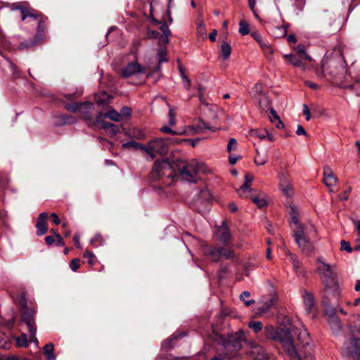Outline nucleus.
Here are the masks:
<instances>
[{
	"instance_id": "1",
	"label": "nucleus",
	"mask_w": 360,
	"mask_h": 360,
	"mask_svg": "<svg viewBox=\"0 0 360 360\" xmlns=\"http://www.w3.org/2000/svg\"><path fill=\"white\" fill-rule=\"evenodd\" d=\"M265 337L279 342L292 360H314V346L307 329L299 323L297 326L275 328L267 325Z\"/></svg>"
},
{
	"instance_id": "10",
	"label": "nucleus",
	"mask_w": 360,
	"mask_h": 360,
	"mask_svg": "<svg viewBox=\"0 0 360 360\" xmlns=\"http://www.w3.org/2000/svg\"><path fill=\"white\" fill-rule=\"evenodd\" d=\"M278 186L282 194L287 198L294 195V189L291 183L290 174L288 172H281L278 174Z\"/></svg>"
},
{
	"instance_id": "23",
	"label": "nucleus",
	"mask_w": 360,
	"mask_h": 360,
	"mask_svg": "<svg viewBox=\"0 0 360 360\" xmlns=\"http://www.w3.org/2000/svg\"><path fill=\"white\" fill-rule=\"evenodd\" d=\"M94 107V103L91 102L86 103H68L65 105V108L71 112H77L82 110V108H86L88 110H91Z\"/></svg>"
},
{
	"instance_id": "24",
	"label": "nucleus",
	"mask_w": 360,
	"mask_h": 360,
	"mask_svg": "<svg viewBox=\"0 0 360 360\" xmlns=\"http://www.w3.org/2000/svg\"><path fill=\"white\" fill-rule=\"evenodd\" d=\"M54 118V124L57 126L71 124L76 122V119L73 116L65 114L56 115Z\"/></svg>"
},
{
	"instance_id": "43",
	"label": "nucleus",
	"mask_w": 360,
	"mask_h": 360,
	"mask_svg": "<svg viewBox=\"0 0 360 360\" xmlns=\"http://www.w3.org/2000/svg\"><path fill=\"white\" fill-rule=\"evenodd\" d=\"M212 198V195L207 189H202L200 191L198 200L210 201Z\"/></svg>"
},
{
	"instance_id": "42",
	"label": "nucleus",
	"mask_w": 360,
	"mask_h": 360,
	"mask_svg": "<svg viewBox=\"0 0 360 360\" xmlns=\"http://www.w3.org/2000/svg\"><path fill=\"white\" fill-rule=\"evenodd\" d=\"M221 53L225 59H228L231 53V48L227 43H224L221 46Z\"/></svg>"
},
{
	"instance_id": "63",
	"label": "nucleus",
	"mask_w": 360,
	"mask_h": 360,
	"mask_svg": "<svg viewBox=\"0 0 360 360\" xmlns=\"http://www.w3.org/2000/svg\"><path fill=\"white\" fill-rule=\"evenodd\" d=\"M120 114H121V117H129L131 114V109L129 107H123Z\"/></svg>"
},
{
	"instance_id": "2",
	"label": "nucleus",
	"mask_w": 360,
	"mask_h": 360,
	"mask_svg": "<svg viewBox=\"0 0 360 360\" xmlns=\"http://www.w3.org/2000/svg\"><path fill=\"white\" fill-rule=\"evenodd\" d=\"M246 333L238 330L234 333L227 334L226 337L216 335L214 338L219 347L217 356L211 360H233L239 356L238 352L243 347V343L246 340Z\"/></svg>"
},
{
	"instance_id": "16",
	"label": "nucleus",
	"mask_w": 360,
	"mask_h": 360,
	"mask_svg": "<svg viewBox=\"0 0 360 360\" xmlns=\"http://www.w3.org/2000/svg\"><path fill=\"white\" fill-rule=\"evenodd\" d=\"M338 182V178L335 176L333 170L326 166L323 168V183L328 188L330 191H334V187Z\"/></svg>"
},
{
	"instance_id": "46",
	"label": "nucleus",
	"mask_w": 360,
	"mask_h": 360,
	"mask_svg": "<svg viewBox=\"0 0 360 360\" xmlns=\"http://www.w3.org/2000/svg\"><path fill=\"white\" fill-rule=\"evenodd\" d=\"M250 134L252 136L259 138L260 140L266 139V129L262 131L259 129H252L250 131Z\"/></svg>"
},
{
	"instance_id": "17",
	"label": "nucleus",
	"mask_w": 360,
	"mask_h": 360,
	"mask_svg": "<svg viewBox=\"0 0 360 360\" xmlns=\"http://www.w3.org/2000/svg\"><path fill=\"white\" fill-rule=\"evenodd\" d=\"M326 314L328 317V321L333 333L338 334L342 329L340 319L335 315V311L333 309L326 310Z\"/></svg>"
},
{
	"instance_id": "30",
	"label": "nucleus",
	"mask_w": 360,
	"mask_h": 360,
	"mask_svg": "<svg viewBox=\"0 0 360 360\" xmlns=\"http://www.w3.org/2000/svg\"><path fill=\"white\" fill-rule=\"evenodd\" d=\"M148 181L153 187L156 188V184L158 181V160H156L153 163V169L149 175Z\"/></svg>"
},
{
	"instance_id": "34",
	"label": "nucleus",
	"mask_w": 360,
	"mask_h": 360,
	"mask_svg": "<svg viewBox=\"0 0 360 360\" xmlns=\"http://www.w3.org/2000/svg\"><path fill=\"white\" fill-rule=\"evenodd\" d=\"M102 117H108L115 122H119L121 119V114H120L117 110L111 109L106 113L103 114Z\"/></svg>"
},
{
	"instance_id": "20",
	"label": "nucleus",
	"mask_w": 360,
	"mask_h": 360,
	"mask_svg": "<svg viewBox=\"0 0 360 360\" xmlns=\"http://www.w3.org/2000/svg\"><path fill=\"white\" fill-rule=\"evenodd\" d=\"M203 253L213 262H218L221 258L222 250H220V248L205 245L203 248Z\"/></svg>"
},
{
	"instance_id": "8",
	"label": "nucleus",
	"mask_w": 360,
	"mask_h": 360,
	"mask_svg": "<svg viewBox=\"0 0 360 360\" xmlns=\"http://www.w3.org/2000/svg\"><path fill=\"white\" fill-rule=\"evenodd\" d=\"M36 311L34 309H25L22 311L21 320L25 322L28 327L30 342L38 343L36 338L37 326L34 320Z\"/></svg>"
},
{
	"instance_id": "4",
	"label": "nucleus",
	"mask_w": 360,
	"mask_h": 360,
	"mask_svg": "<svg viewBox=\"0 0 360 360\" xmlns=\"http://www.w3.org/2000/svg\"><path fill=\"white\" fill-rule=\"evenodd\" d=\"M173 0H167V10L166 16H163V22H161L160 30H161L162 35L159 36V63L163 62H167L168 59L166 57L167 53V44L169 42V37L171 36V32L169 29V24L173 23V19L171 16V8L173 7ZM159 24L160 22L159 21Z\"/></svg>"
},
{
	"instance_id": "37",
	"label": "nucleus",
	"mask_w": 360,
	"mask_h": 360,
	"mask_svg": "<svg viewBox=\"0 0 360 360\" xmlns=\"http://www.w3.org/2000/svg\"><path fill=\"white\" fill-rule=\"evenodd\" d=\"M168 106H169V112H168L169 125L170 127H174L176 124V110L173 107L170 106L169 104H168Z\"/></svg>"
},
{
	"instance_id": "21",
	"label": "nucleus",
	"mask_w": 360,
	"mask_h": 360,
	"mask_svg": "<svg viewBox=\"0 0 360 360\" xmlns=\"http://www.w3.org/2000/svg\"><path fill=\"white\" fill-rule=\"evenodd\" d=\"M142 72H143L142 67L137 63L133 62L129 63L127 67L122 70V75L123 77L127 78Z\"/></svg>"
},
{
	"instance_id": "6",
	"label": "nucleus",
	"mask_w": 360,
	"mask_h": 360,
	"mask_svg": "<svg viewBox=\"0 0 360 360\" xmlns=\"http://www.w3.org/2000/svg\"><path fill=\"white\" fill-rule=\"evenodd\" d=\"M13 10H19L21 13V20H25L27 18H31L38 21V26L37 32L39 35H42L46 30V25L48 21V18L44 16L41 13L30 8H27L23 5L18 4L13 8Z\"/></svg>"
},
{
	"instance_id": "33",
	"label": "nucleus",
	"mask_w": 360,
	"mask_h": 360,
	"mask_svg": "<svg viewBox=\"0 0 360 360\" xmlns=\"http://www.w3.org/2000/svg\"><path fill=\"white\" fill-rule=\"evenodd\" d=\"M261 49H262L264 53L266 55L269 60H271L272 56L274 54V49L271 46V45L266 42L265 41L259 44Z\"/></svg>"
},
{
	"instance_id": "25",
	"label": "nucleus",
	"mask_w": 360,
	"mask_h": 360,
	"mask_svg": "<svg viewBox=\"0 0 360 360\" xmlns=\"http://www.w3.org/2000/svg\"><path fill=\"white\" fill-rule=\"evenodd\" d=\"M336 61L334 59L330 60H324L322 63V69L324 72L333 75L335 76L338 73L337 67H336Z\"/></svg>"
},
{
	"instance_id": "52",
	"label": "nucleus",
	"mask_w": 360,
	"mask_h": 360,
	"mask_svg": "<svg viewBox=\"0 0 360 360\" xmlns=\"http://www.w3.org/2000/svg\"><path fill=\"white\" fill-rule=\"evenodd\" d=\"M270 110L269 120L272 123H274V122H276V120L280 119V117L278 115L276 110L273 108L270 107V105L269 106V108L267 109H265L264 110Z\"/></svg>"
},
{
	"instance_id": "62",
	"label": "nucleus",
	"mask_w": 360,
	"mask_h": 360,
	"mask_svg": "<svg viewBox=\"0 0 360 360\" xmlns=\"http://www.w3.org/2000/svg\"><path fill=\"white\" fill-rule=\"evenodd\" d=\"M251 36L259 43V44H261L264 41L261 34L257 32H252Z\"/></svg>"
},
{
	"instance_id": "35",
	"label": "nucleus",
	"mask_w": 360,
	"mask_h": 360,
	"mask_svg": "<svg viewBox=\"0 0 360 360\" xmlns=\"http://www.w3.org/2000/svg\"><path fill=\"white\" fill-rule=\"evenodd\" d=\"M15 339L18 347H27L29 345L27 336L25 333H22L20 336L16 337Z\"/></svg>"
},
{
	"instance_id": "51",
	"label": "nucleus",
	"mask_w": 360,
	"mask_h": 360,
	"mask_svg": "<svg viewBox=\"0 0 360 360\" xmlns=\"http://www.w3.org/2000/svg\"><path fill=\"white\" fill-rule=\"evenodd\" d=\"M239 25H240L239 32L242 35H245L249 33V26H248V24L245 21H244V20L240 21L239 23Z\"/></svg>"
},
{
	"instance_id": "64",
	"label": "nucleus",
	"mask_w": 360,
	"mask_h": 360,
	"mask_svg": "<svg viewBox=\"0 0 360 360\" xmlns=\"http://www.w3.org/2000/svg\"><path fill=\"white\" fill-rule=\"evenodd\" d=\"M133 136L137 139H143L145 137L144 133L139 129L134 130Z\"/></svg>"
},
{
	"instance_id": "28",
	"label": "nucleus",
	"mask_w": 360,
	"mask_h": 360,
	"mask_svg": "<svg viewBox=\"0 0 360 360\" xmlns=\"http://www.w3.org/2000/svg\"><path fill=\"white\" fill-rule=\"evenodd\" d=\"M302 297L307 311L310 312L314 305V299L313 295L311 293L304 290L302 293Z\"/></svg>"
},
{
	"instance_id": "18",
	"label": "nucleus",
	"mask_w": 360,
	"mask_h": 360,
	"mask_svg": "<svg viewBox=\"0 0 360 360\" xmlns=\"http://www.w3.org/2000/svg\"><path fill=\"white\" fill-rule=\"evenodd\" d=\"M316 267L317 272L321 275V278L335 274L333 271L335 266L326 263L321 258L317 259Z\"/></svg>"
},
{
	"instance_id": "40",
	"label": "nucleus",
	"mask_w": 360,
	"mask_h": 360,
	"mask_svg": "<svg viewBox=\"0 0 360 360\" xmlns=\"http://www.w3.org/2000/svg\"><path fill=\"white\" fill-rule=\"evenodd\" d=\"M250 293L248 291L243 292L240 295V300L244 302L246 306H250L255 302L254 300L249 299Z\"/></svg>"
},
{
	"instance_id": "48",
	"label": "nucleus",
	"mask_w": 360,
	"mask_h": 360,
	"mask_svg": "<svg viewBox=\"0 0 360 360\" xmlns=\"http://www.w3.org/2000/svg\"><path fill=\"white\" fill-rule=\"evenodd\" d=\"M252 200L259 208L266 205V201L263 196H254L252 198Z\"/></svg>"
},
{
	"instance_id": "26",
	"label": "nucleus",
	"mask_w": 360,
	"mask_h": 360,
	"mask_svg": "<svg viewBox=\"0 0 360 360\" xmlns=\"http://www.w3.org/2000/svg\"><path fill=\"white\" fill-rule=\"evenodd\" d=\"M217 234L219 238L226 244H227L231 240V234L229 230L224 222H223L222 225L219 227Z\"/></svg>"
},
{
	"instance_id": "57",
	"label": "nucleus",
	"mask_w": 360,
	"mask_h": 360,
	"mask_svg": "<svg viewBox=\"0 0 360 360\" xmlns=\"http://www.w3.org/2000/svg\"><path fill=\"white\" fill-rule=\"evenodd\" d=\"M145 13V15L146 16H148V13L146 12V11H144ZM148 15L150 16V18H151V20L155 22V23H158V20H156L155 15H154V13H153V3L150 2L149 4V11H148Z\"/></svg>"
},
{
	"instance_id": "12",
	"label": "nucleus",
	"mask_w": 360,
	"mask_h": 360,
	"mask_svg": "<svg viewBox=\"0 0 360 360\" xmlns=\"http://www.w3.org/2000/svg\"><path fill=\"white\" fill-rule=\"evenodd\" d=\"M162 132L172 135L193 136L197 134L194 124L185 126L179 130H173L167 125H163L160 129Z\"/></svg>"
},
{
	"instance_id": "45",
	"label": "nucleus",
	"mask_w": 360,
	"mask_h": 360,
	"mask_svg": "<svg viewBox=\"0 0 360 360\" xmlns=\"http://www.w3.org/2000/svg\"><path fill=\"white\" fill-rule=\"evenodd\" d=\"M248 326L252 329L255 333H258L263 328V324L261 321H250Z\"/></svg>"
},
{
	"instance_id": "22",
	"label": "nucleus",
	"mask_w": 360,
	"mask_h": 360,
	"mask_svg": "<svg viewBox=\"0 0 360 360\" xmlns=\"http://www.w3.org/2000/svg\"><path fill=\"white\" fill-rule=\"evenodd\" d=\"M283 58L294 67L301 68L302 69H304L306 67L304 61L307 60L305 58L300 57V56L294 54H285Z\"/></svg>"
},
{
	"instance_id": "53",
	"label": "nucleus",
	"mask_w": 360,
	"mask_h": 360,
	"mask_svg": "<svg viewBox=\"0 0 360 360\" xmlns=\"http://www.w3.org/2000/svg\"><path fill=\"white\" fill-rule=\"evenodd\" d=\"M70 268L72 271H77L78 269L80 267V259L75 258L70 261Z\"/></svg>"
},
{
	"instance_id": "19",
	"label": "nucleus",
	"mask_w": 360,
	"mask_h": 360,
	"mask_svg": "<svg viewBox=\"0 0 360 360\" xmlns=\"http://www.w3.org/2000/svg\"><path fill=\"white\" fill-rule=\"evenodd\" d=\"M48 217L49 215L46 212H41L39 214L36 223L37 234L38 236H42L47 232L48 224L46 220Z\"/></svg>"
},
{
	"instance_id": "7",
	"label": "nucleus",
	"mask_w": 360,
	"mask_h": 360,
	"mask_svg": "<svg viewBox=\"0 0 360 360\" xmlns=\"http://www.w3.org/2000/svg\"><path fill=\"white\" fill-rule=\"evenodd\" d=\"M200 169L201 165L200 162L196 160H192L179 167V175L182 179L186 181L194 182Z\"/></svg>"
},
{
	"instance_id": "60",
	"label": "nucleus",
	"mask_w": 360,
	"mask_h": 360,
	"mask_svg": "<svg viewBox=\"0 0 360 360\" xmlns=\"http://www.w3.org/2000/svg\"><path fill=\"white\" fill-rule=\"evenodd\" d=\"M19 305L22 309V311L25 309H28L27 306V300L24 295H21L19 297Z\"/></svg>"
},
{
	"instance_id": "36",
	"label": "nucleus",
	"mask_w": 360,
	"mask_h": 360,
	"mask_svg": "<svg viewBox=\"0 0 360 360\" xmlns=\"http://www.w3.org/2000/svg\"><path fill=\"white\" fill-rule=\"evenodd\" d=\"M274 300L272 298H266L263 300L262 305L259 308V310L261 313H265L269 311V309L274 304Z\"/></svg>"
},
{
	"instance_id": "13",
	"label": "nucleus",
	"mask_w": 360,
	"mask_h": 360,
	"mask_svg": "<svg viewBox=\"0 0 360 360\" xmlns=\"http://www.w3.org/2000/svg\"><path fill=\"white\" fill-rule=\"evenodd\" d=\"M321 281L326 290L332 293L335 297H338L340 295V287L335 273L326 277H321Z\"/></svg>"
},
{
	"instance_id": "14",
	"label": "nucleus",
	"mask_w": 360,
	"mask_h": 360,
	"mask_svg": "<svg viewBox=\"0 0 360 360\" xmlns=\"http://www.w3.org/2000/svg\"><path fill=\"white\" fill-rule=\"evenodd\" d=\"M248 355L252 360H269V355L264 347L254 342H250Z\"/></svg>"
},
{
	"instance_id": "31",
	"label": "nucleus",
	"mask_w": 360,
	"mask_h": 360,
	"mask_svg": "<svg viewBox=\"0 0 360 360\" xmlns=\"http://www.w3.org/2000/svg\"><path fill=\"white\" fill-rule=\"evenodd\" d=\"M294 51L297 53L300 57L305 58L307 61H311V58L309 56L305 51V47L302 44H299L297 46L294 47Z\"/></svg>"
},
{
	"instance_id": "5",
	"label": "nucleus",
	"mask_w": 360,
	"mask_h": 360,
	"mask_svg": "<svg viewBox=\"0 0 360 360\" xmlns=\"http://www.w3.org/2000/svg\"><path fill=\"white\" fill-rule=\"evenodd\" d=\"M342 354L352 360H360V328L352 331L350 338L344 343Z\"/></svg>"
},
{
	"instance_id": "38",
	"label": "nucleus",
	"mask_w": 360,
	"mask_h": 360,
	"mask_svg": "<svg viewBox=\"0 0 360 360\" xmlns=\"http://www.w3.org/2000/svg\"><path fill=\"white\" fill-rule=\"evenodd\" d=\"M252 188L250 186L243 185L238 190V195L242 198H248L250 196Z\"/></svg>"
},
{
	"instance_id": "32",
	"label": "nucleus",
	"mask_w": 360,
	"mask_h": 360,
	"mask_svg": "<svg viewBox=\"0 0 360 360\" xmlns=\"http://www.w3.org/2000/svg\"><path fill=\"white\" fill-rule=\"evenodd\" d=\"M111 97L106 92H101L96 96V101L98 104L102 105L109 103L110 102Z\"/></svg>"
},
{
	"instance_id": "47",
	"label": "nucleus",
	"mask_w": 360,
	"mask_h": 360,
	"mask_svg": "<svg viewBox=\"0 0 360 360\" xmlns=\"http://www.w3.org/2000/svg\"><path fill=\"white\" fill-rule=\"evenodd\" d=\"M83 257L88 259V263L91 266L94 265L96 262V256L94 255L92 252H90L89 250L84 251V252L83 253Z\"/></svg>"
},
{
	"instance_id": "9",
	"label": "nucleus",
	"mask_w": 360,
	"mask_h": 360,
	"mask_svg": "<svg viewBox=\"0 0 360 360\" xmlns=\"http://www.w3.org/2000/svg\"><path fill=\"white\" fill-rule=\"evenodd\" d=\"M155 142H156L155 140L151 141L148 143V146H146L141 143L131 141H129L127 143H124L122 145V148H131L135 150H143L148 155L147 160L150 161L155 157L156 150H155V147L154 146Z\"/></svg>"
},
{
	"instance_id": "56",
	"label": "nucleus",
	"mask_w": 360,
	"mask_h": 360,
	"mask_svg": "<svg viewBox=\"0 0 360 360\" xmlns=\"http://www.w3.org/2000/svg\"><path fill=\"white\" fill-rule=\"evenodd\" d=\"M34 44H35V42L33 41H25L21 42L19 44L18 49L20 51H22L24 49H29V48L33 46Z\"/></svg>"
},
{
	"instance_id": "58",
	"label": "nucleus",
	"mask_w": 360,
	"mask_h": 360,
	"mask_svg": "<svg viewBox=\"0 0 360 360\" xmlns=\"http://www.w3.org/2000/svg\"><path fill=\"white\" fill-rule=\"evenodd\" d=\"M340 249L341 250H345L347 252H351L352 249L349 242L345 240H342L340 243Z\"/></svg>"
},
{
	"instance_id": "44",
	"label": "nucleus",
	"mask_w": 360,
	"mask_h": 360,
	"mask_svg": "<svg viewBox=\"0 0 360 360\" xmlns=\"http://www.w3.org/2000/svg\"><path fill=\"white\" fill-rule=\"evenodd\" d=\"M10 345L8 337L4 333H0V347L3 349H8Z\"/></svg>"
},
{
	"instance_id": "11",
	"label": "nucleus",
	"mask_w": 360,
	"mask_h": 360,
	"mask_svg": "<svg viewBox=\"0 0 360 360\" xmlns=\"http://www.w3.org/2000/svg\"><path fill=\"white\" fill-rule=\"evenodd\" d=\"M263 85L260 83L255 84L250 91L252 98L257 99L259 106L262 109H267L269 106V100L263 92Z\"/></svg>"
},
{
	"instance_id": "39",
	"label": "nucleus",
	"mask_w": 360,
	"mask_h": 360,
	"mask_svg": "<svg viewBox=\"0 0 360 360\" xmlns=\"http://www.w3.org/2000/svg\"><path fill=\"white\" fill-rule=\"evenodd\" d=\"M195 127V130L197 131V134H200L202 132V131L205 129H210L212 131H215V129L210 128L206 123H205L202 120H199L198 122L194 124Z\"/></svg>"
},
{
	"instance_id": "61",
	"label": "nucleus",
	"mask_w": 360,
	"mask_h": 360,
	"mask_svg": "<svg viewBox=\"0 0 360 360\" xmlns=\"http://www.w3.org/2000/svg\"><path fill=\"white\" fill-rule=\"evenodd\" d=\"M108 131L111 134L112 136L116 135L119 132V127L117 125L112 124L110 125V128Z\"/></svg>"
},
{
	"instance_id": "29",
	"label": "nucleus",
	"mask_w": 360,
	"mask_h": 360,
	"mask_svg": "<svg viewBox=\"0 0 360 360\" xmlns=\"http://www.w3.org/2000/svg\"><path fill=\"white\" fill-rule=\"evenodd\" d=\"M43 354L46 360L56 359V356L54 354V345L53 343H49L44 346Z\"/></svg>"
},
{
	"instance_id": "59",
	"label": "nucleus",
	"mask_w": 360,
	"mask_h": 360,
	"mask_svg": "<svg viewBox=\"0 0 360 360\" xmlns=\"http://www.w3.org/2000/svg\"><path fill=\"white\" fill-rule=\"evenodd\" d=\"M158 167H159V176L160 175V169H168L169 171H171L170 164L167 161H162V162H160V161L159 160Z\"/></svg>"
},
{
	"instance_id": "54",
	"label": "nucleus",
	"mask_w": 360,
	"mask_h": 360,
	"mask_svg": "<svg viewBox=\"0 0 360 360\" xmlns=\"http://www.w3.org/2000/svg\"><path fill=\"white\" fill-rule=\"evenodd\" d=\"M237 141L233 138L230 139L227 145L228 152L231 153V151L235 150L237 148Z\"/></svg>"
},
{
	"instance_id": "3",
	"label": "nucleus",
	"mask_w": 360,
	"mask_h": 360,
	"mask_svg": "<svg viewBox=\"0 0 360 360\" xmlns=\"http://www.w3.org/2000/svg\"><path fill=\"white\" fill-rule=\"evenodd\" d=\"M288 212L291 215L290 228L293 233L295 242L300 250L305 254H309L314 250V245L308 238L309 230L307 226L299 222L298 210L296 206L290 205Z\"/></svg>"
},
{
	"instance_id": "49",
	"label": "nucleus",
	"mask_w": 360,
	"mask_h": 360,
	"mask_svg": "<svg viewBox=\"0 0 360 360\" xmlns=\"http://www.w3.org/2000/svg\"><path fill=\"white\" fill-rule=\"evenodd\" d=\"M220 250H222L221 258L233 259L235 257L233 250L230 248H220Z\"/></svg>"
},
{
	"instance_id": "15",
	"label": "nucleus",
	"mask_w": 360,
	"mask_h": 360,
	"mask_svg": "<svg viewBox=\"0 0 360 360\" xmlns=\"http://www.w3.org/2000/svg\"><path fill=\"white\" fill-rule=\"evenodd\" d=\"M94 106L91 110H88L86 108H82V110L79 111L81 113V118L87 122V124L91 127H95L98 126V123L101 121V117L103 115L102 112L98 113V115L94 118L93 115L91 114V111L94 110Z\"/></svg>"
},
{
	"instance_id": "27",
	"label": "nucleus",
	"mask_w": 360,
	"mask_h": 360,
	"mask_svg": "<svg viewBox=\"0 0 360 360\" xmlns=\"http://www.w3.org/2000/svg\"><path fill=\"white\" fill-rule=\"evenodd\" d=\"M178 70L180 73L181 78L183 81L184 86L186 90H189L191 87V79L188 78V77L186 75V68L182 65L180 60H178Z\"/></svg>"
},
{
	"instance_id": "41",
	"label": "nucleus",
	"mask_w": 360,
	"mask_h": 360,
	"mask_svg": "<svg viewBox=\"0 0 360 360\" xmlns=\"http://www.w3.org/2000/svg\"><path fill=\"white\" fill-rule=\"evenodd\" d=\"M254 162L257 165H263L267 162V157L257 151Z\"/></svg>"
},
{
	"instance_id": "50",
	"label": "nucleus",
	"mask_w": 360,
	"mask_h": 360,
	"mask_svg": "<svg viewBox=\"0 0 360 360\" xmlns=\"http://www.w3.org/2000/svg\"><path fill=\"white\" fill-rule=\"evenodd\" d=\"M90 243L93 246L98 247L103 244V238L101 234L98 233L91 240Z\"/></svg>"
},
{
	"instance_id": "55",
	"label": "nucleus",
	"mask_w": 360,
	"mask_h": 360,
	"mask_svg": "<svg viewBox=\"0 0 360 360\" xmlns=\"http://www.w3.org/2000/svg\"><path fill=\"white\" fill-rule=\"evenodd\" d=\"M0 360H31L28 358L17 356V355H11V356H4L0 357Z\"/></svg>"
}]
</instances>
